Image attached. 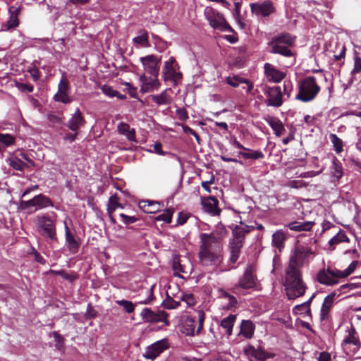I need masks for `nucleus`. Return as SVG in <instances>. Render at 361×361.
<instances>
[{
    "label": "nucleus",
    "mask_w": 361,
    "mask_h": 361,
    "mask_svg": "<svg viewBox=\"0 0 361 361\" xmlns=\"http://www.w3.org/2000/svg\"><path fill=\"white\" fill-rule=\"evenodd\" d=\"M291 89V82L290 81H285L283 84V93L285 95H287V97H290Z\"/></svg>",
    "instance_id": "62"
},
{
    "label": "nucleus",
    "mask_w": 361,
    "mask_h": 361,
    "mask_svg": "<svg viewBox=\"0 0 361 361\" xmlns=\"http://www.w3.org/2000/svg\"><path fill=\"white\" fill-rule=\"evenodd\" d=\"M179 298L186 304L187 307H192L195 304V300L192 294L181 293Z\"/></svg>",
    "instance_id": "48"
},
{
    "label": "nucleus",
    "mask_w": 361,
    "mask_h": 361,
    "mask_svg": "<svg viewBox=\"0 0 361 361\" xmlns=\"http://www.w3.org/2000/svg\"><path fill=\"white\" fill-rule=\"evenodd\" d=\"M147 298L143 300L139 301L137 303L142 305H146L149 303L153 300V293L152 288L147 289Z\"/></svg>",
    "instance_id": "59"
},
{
    "label": "nucleus",
    "mask_w": 361,
    "mask_h": 361,
    "mask_svg": "<svg viewBox=\"0 0 361 361\" xmlns=\"http://www.w3.org/2000/svg\"><path fill=\"white\" fill-rule=\"evenodd\" d=\"M35 224L40 235L51 240H56V226L47 215L37 216Z\"/></svg>",
    "instance_id": "7"
},
{
    "label": "nucleus",
    "mask_w": 361,
    "mask_h": 361,
    "mask_svg": "<svg viewBox=\"0 0 361 361\" xmlns=\"http://www.w3.org/2000/svg\"><path fill=\"white\" fill-rule=\"evenodd\" d=\"M302 279V271L287 267L285 271L283 286Z\"/></svg>",
    "instance_id": "26"
},
{
    "label": "nucleus",
    "mask_w": 361,
    "mask_h": 361,
    "mask_svg": "<svg viewBox=\"0 0 361 361\" xmlns=\"http://www.w3.org/2000/svg\"><path fill=\"white\" fill-rule=\"evenodd\" d=\"M102 90L104 94L110 97H114L116 95H118V92L110 86L104 85Z\"/></svg>",
    "instance_id": "54"
},
{
    "label": "nucleus",
    "mask_w": 361,
    "mask_h": 361,
    "mask_svg": "<svg viewBox=\"0 0 361 361\" xmlns=\"http://www.w3.org/2000/svg\"><path fill=\"white\" fill-rule=\"evenodd\" d=\"M236 316L235 314H230L229 316L224 318L221 321V327L224 329V333L228 336L232 334V329L235 321Z\"/></svg>",
    "instance_id": "33"
},
{
    "label": "nucleus",
    "mask_w": 361,
    "mask_h": 361,
    "mask_svg": "<svg viewBox=\"0 0 361 361\" xmlns=\"http://www.w3.org/2000/svg\"><path fill=\"white\" fill-rule=\"evenodd\" d=\"M178 118L182 121H185L188 118V113L184 109H178L176 111Z\"/></svg>",
    "instance_id": "60"
},
{
    "label": "nucleus",
    "mask_w": 361,
    "mask_h": 361,
    "mask_svg": "<svg viewBox=\"0 0 361 361\" xmlns=\"http://www.w3.org/2000/svg\"><path fill=\"white\" fill-rule=\"evenodd\" d=\"M170 89H166L160 94L150 95L152 100L157 105H169L172 102L171 97L169 94L168 92Z\"/></svg>",
    "instance_id": "30"
},
{
    "label": "nucleus",
    "mask_w": 361,
    "mask_h": 361,
    "mask_svg": "<svg viewBox=\"0 0 361 361\" xmlns=\"http://www.w3.org/2000/svg\"><path fill=\"white\" fill-rule=\"evenodd\" d=\"M15 137L10 134L0 133V150L13 145Z\"/></svg>",
    "instance_id": "39"
},
{
    "label": "nucleus",
    "mask_w": 361,
    "mask_h": 361,
    "mask_svg": "<svg viewBox=\"0 0 361 361\" xmlns=\"http://www.w3.org/2000/svg\"><path fill=\"white\" fill-rule=\"evenodd\" d=\"M268 123L274 131L276 136L282 135L286 131L282 122L276 118H270L268 120Z\"/></svg>",
    "instance_id": "36"
},
{
    "label": "nucleus",
    "mask_w": 361,
    "mask_h": 361,
    "mask_svg": "<svg viewBox=\"0 0 361 361\" xmlns=\"http://www.w3.org/2000/svg\"><path fill=\"white\" fill-rule=\"evenodd\" d=\"M169 348V340L164 338L148 345L143 353V356L146 359L153 360Z\"/></svg>",
    "instance_id": "10"
},
{
    "label": "nucleus",
    "mask_w": 361,
    "mask_h": 361,
    "mask_svg": "<svg viewBox=\"0 0 361 361\" xmlns=\"http://www.w3.org/2000/svg\"><path fill=\"white\" fill-rule=\"evenodd\" d=\"M21 11L20 6H11L8 8L9 18L5 25L6 30L16 28L19 25L18 16Z\"/></svg>",
    "instance_id": "24"
},
{
    "label": "nucleus",
    "mask_w": 361,
    "mask_h": 361,
    "mask_svg": "<svg viewBox=\"0 0 361 361\" xmlns=\"http://www.w3.org/2000/svg\"><path fill=\"white\" fill-rule=\"evenodd\" d=\"M204 15L209 25L214 29L221 31H232L231 26L226 23L224 16L213 8L207 6L204 9Z\"/></svg>",
    "instance_id": "9"
},
{
    "label": "nucleus",
    "mask_w": 361,
    "mask_h": 361,
    "mask_svg": "<svg viewBox=\"0 0 361 361\" xmlns=\"http://www.w3.org/2000/svg\"><path fill=\"white\" fill-rule=\"evenodd\" d=\"M295 42V36L288 32H281L274 36L268 42L269 51L285 57L293 56L294 54L290 47L294 44Z\"/></svg>",
    "instance_id": "1"
},
{
    "label": "nucleus",
    "mask_w": 361,
    "mask_h": 361,
    "mask_svg": "<svg viewBox=\"0 0 361 361\" xmlns=\"http://www.w3.org/2000/svg\"><path fill=\"white\" fill-rule=\"evenodd\" d=\"M340 270L333 267H327L320 269L316 275V281L320 284L332 286L338 284L339 279H341L339 276Z\"/></svg>",
    "instance_id": "8"
},
{
    "label": "nucleus",
    "mask_w": 361,
    "mask_h": 361,
    "mask_svg": "<svg viewBox=\"0 0 361 361\" xmlns=\"http://www.w3.org/2000/svg\"><path fill=\"white\" fill-rule=\"evenodd\" d=\"M335 296L336 294L332 293L325 297L321 308L320 317L322 320L327 318L329 311L334 305Z\"/></svg>",
    "instance_id": "27"
},
{
    "label": "nucleus",
    "mask_w": 361,
    "mask_h": 361,
    "mask_svg": "<svg viewBox=\"0 0 361 361\" xmlns=\"http://www.w3.org/2000/svg\"><path fill=\"white\" fill-rule=\"evenodd\" d=\"M264 73L267 80L273 82H280L286 75L283 72L269 63L264 64Z\"/></svg>",
    "instance_id": "23"
},
{
    "label": "nucleus",
    "mask_w": 361,
    "mask_h": 361,
    "mask_svg": "<svg viewBox=\"0 0 361 361\" xmlns=\"http://www.w3.org/2000/svg\"><path fill=\"white\" fill-rule=\"evenodd\" d=\"M119 198L116 195L109 197L107 211L108 213H113L116 208H123L122 204L118 202Z\"/></svg>",
    "instance_id": "41"
},
{
    "label": "nucleus",
    "mask_w": 361,
    "mask_h": 361,
    "mask_svg": "<svg viewBox=\"0 0 361 361\" xmlns=\"http://www.w3.org/2000/svg\"><path fill=\"white\" fill-rule=\"evenodd\" d=\"M173 210L169 209L157 217L158 221H164L166 223H171L172 219Z\"/></svg>",
    "instance_id": "50"
},
{
    "label": "nucleus",
    "mask_w": 361,
    "mask_h": 361,
    "mask_svg": "<svg viewBox=\"0 0 361 361\" xmlns=\"http://www.w3.org/2000/svg\"><path fill=\"white\" fill-rule=\"evenodd\" d=\"M144 70L154 77H157L159 71L160 59L154 55H148L140 58Z\"/></svg>",
    "instance_id": "16"
},
{
    "label": "nucleus",
    "mask_w": 361,
    "mask_h": 361,
    "mask_svg": "<svg viewBox=\"0 0 361 361\" xmlns=\"http://www.w3.org/2000/svg\"><path fill=\"white\" fill-rule=\"evenodd\" d=\"M318 361H330L331 360V355L327 352H322L319 353V355L317 358Z\"/></svg>",
    "instance_id": "63"
},
{
    "label": "nucleus",
    "mask_w": 361,
    "mask_h": 361,
    "mask_svg": "<svg viewBox=\"0 0 361 361\" xmlns=\"http://www.w3.org/2000/svg\"><path fill=\"white\" fill-rule=\"evenodd\" d=\"M182 128H183V130L185 133L193 135L195 137V139L197 140V141L198 142H200V137L198 136V135L195 133V131L193 129H192L191 128H190L188 126H182Z\"/></svg>",
    "instance_id": "58"
},
{
    "label": "nucleus",
    "mask_w": 361,
    "mask_h": 361,
    "mask_svg": "<svg viewBox=\"0 0 361 361\" xmlns=\"http://www.w3.org/2000/svg\"><path fill=\"white\" fill-rule=\"evenodd\" d=\"M199 259L204 266H212L218 264L221 260L220 251L200 250Z\"/></svg>",
    "instance_id": "19"
},
{
    "label": "nucleus",
    "mask_w": 361,
    "mask_h": 361,
    "mask_svg": "<svg viewBox=\"0 0 361 361\" xmlns=\"http://www.w3.org/2000/svg\"><path fill=\"white\" fill-rule=\"evenodd\" d=\"M265 94L267 96L266 103L268 106L279 107L283 104V92L281 87H267Z\"/></svg>",
    "instance_id": "17"
},
{
    "label": "nucleus",
    "mask_w": 361,
    "mask_h": 361,
    "mask_svg": "<svg viewBox=\"0 0 361 361\" xmlns=\"http://www.w3.org/2000/svg\"><path fill=\"white\" fill-rule=\"evenodd\" d=\"M330 140L333 144L335 151L340 153L343 151V141L336 134H331Z\"/></svg>",
    "instance_id": "44"
},
{
    "label": "nucleus",
    "mask_w": 361,
    "mask_h": 361,
    "mask_svg": "<svg viewBox=\"0 0 361 361\" xmlns=\"http://www.w3.org/2000/svg\"><path fill=\"white\" fill-rule=\"evenodd\" d=\"M221 299L224 300L225 307L227 309H230L234 307L237 303L236 298L227 293H224Z\"/></svg>",
    "instance_id": "46"
},
{
    "label": "nucleus",
    "mask_w": 361,
    "mask_h": 361,
    "mask_svg": "<svg viewBox=\"0 0 361 361\" xmlns=\"http://www.w3.org/2000/svg\"><path fill=\"white\" fill-rule=\"evenodd\" d=\"M140 92L142 93L151 92L159 88L160 82L157 77L148 78L145 74L140 76Z\"/></svg>",
    "instance_id": "22"
},
{
    "label": "nucleus",
    "mask_w": 361,
    "mask_h": 361,
    "mask_svg": "<svg viewBox=\"0 0 361 361\" xmlns=\"http://www.w3.org/2000/svg\"><path fill=\"white\" fill-rule=\"evenodd\" d=\"M173 269L176 273L186 272L185 268L182 266L180 261L178 258H174L173 261Z\"/></svg>",
    "instance_id": "55"
},
{
    "label": "nucleus",
    "mask_w": 361,
    "mask_h": 361,
    "mask_svg": "<svg viewBox=\"0 0 361 361\" xmlns=\"http://www.w3.org/2000/svg\"><path fill=\"white\" fill-rule=\"evenodd\" d=\"M17 86L18 89L21 91H27L28 92H32L34 90V87L32 85L20 83Z\"/></svg>",
    "instance_id": "61"
},
{
    "label": "nucleus",
    "mask_w": 361,
    "mask_h": 361,
    "mask_svg": "<svg viewBox=\"0 0 361 361\" xmlns=\"http://www.w3.org/2000/svg\"><path fill=\"white\" fill-rule=\"evenodd\" d=\"M314 225L312 221H293L288 225L290 230L300 232L309 231L312 229Z\"/></svg>",
    "instance_id": "32"
},
{
    "label": "nucleus",
    "mask_w": 361,
    "mask_h": 361,
    "mask_svg": "<svg viewBox=\"0 0 361 361\" xmlns=\"http://www.w3.org/2000/svg\"><path fill=\"white\" fill-rule=\"evenodd\" d=\"M204 320V313L202 310H199L197 317H192L186 316L181 325V331L188 336H193L196 333L198 334L202 329Z\"/></svg>",
    "instance_id": "4"
},
{
    "label": "nucleus",
    "mask_w": 361,
    "mask_h": 361,
    "mask_svg": "<svg viewBox=\"0 0 361 361\" xmlns=\"http://www.w3.org/2000/svg\"><path fill=\"white\" fill-rule=\"evenodd\" d=\"M134 44L140 47H146L148 46V37L146 31H141L140 35L133 39Z\"/></svg>",
    "instance_id": "43"
},
{
    "label": "nucleus",
    "mask_w": 361,
    "mask_h": 361,
    "mask_svg": "<svg viewBox=\"0 0 361 361\" xmlns=\"http://www.w3.org/2000/svg\"><path fill=\"white\" fill-rule=\"evenodd\" d=\"M249 353L259 361H263L266 358L264 353L261 349H255L253 347H250Z\"/></svg>",
    "instance_id": "51"
},
{
    "label": "nucleus",
    "mask_w": 361,
    "mask_h": 361,
    "mask_svg": "<svg viewBox=\"0 0 361 361\" xmlns=\"http://www.w3.org/2000/svg\"><path fill=\"white\" fill-rule=\"evenodd\" d=\"M120 216L122 219V221L125 224H133L135 223V221H137V219L134 216H128L125 214H120Z\"/></svg>",
    "instance_id": "57"
},
{
    "label": "nucleus",
    "mask_w": 361,
    "mask_h": 361,
    "mask_svg": "<svg viewBox=\"0 0 361 361\" xmlns=\"http://www.w3.org/2000/svg\"><path fill=\"white\" fill-rule=\"evenodd\" d=\"M70 90L69 82L65 72L62 73L61 78L58 85V91L68 92Z\"/></svg>",
    "instance_id": "49"
},
{
    "label": "nucleus",
    "mask_w": 361,
    "mask_h": 361,
    "mask_svg": "<svg viewBox=\"0 0 361 361\" xmlns=\"http://www.w3.org/2000/svg\"><path fill=\"white\" fill-rule=\"evenodd\" d=\"M287 240V235L282 230H278L272 235V245L279 252L284 248L285 241Z\"/></svg>",
    "instance_id": "28"
},
{
    "label": "nucleus",
    "mask_w": 361,
    "mask_h": 361,
    "mask_svg": "<svg viewBox=\"0 0 361 361\" xmlns=\"http://www.w3.org/2000/svg\"><path fill=\"white\" fill-rule=\"evenodd\" d=\"M68 92L58 91L54 96V99L56 102H61L63 104H68L71 102V97L68 96Z\"/></svg>",
    "instance_id": "45"
},
{
    "label": "nucleus",
    "mask_w": 361,
    "mask_h": 361,
    "mask_svg": "<svg viewBox=\"0 0 361 361\" xmlns=\"http://www.w3.org/2000/svg\"><path fill=\"white\" fill-rule=\"evenodd\" d=\"M164 305L166 309H176L180 305V301L175 300L173 298L169 297L166 300H164Z\"/></svg>",
    "instance_id": "52"
},
{
    "label": "nucleus",
    "mask_w": 361,
    "mask_h": 361,
    "mask_svg": "<svg viewBox=\"0 0 361 361\" xmlns=\"http://www.w3.org/2000/svg\"><path fill=\"white\" fill-rule=\"evenodd\" d=\"M286 295L289 300H294L305 295L307 286L303 279L285 286Z\"/></svg>",
    "instance_id": "15"
},
{
    "label": "nucleus",
    "mask_w": 361,
    "mask_h": 361,
    "mask_svg": "<svg viewBox=\"0 0 361 361\" xmlns=\"http://www.w3.org/2000/svg\"><path fill=\"white\" fill-rule=\"evenodd\" d=\"M66 245L69 252L72 255L76 254L80 248V243L71 233L66 221H64Z\"/></svg>",
    "instance_id": "21"
},
{
    "label": "nucleus",
    "mask_w": 361,
    "mask_h": 361,
    "mask_svg": "<svg viewBox=\"0 0 361 361\" xmlns=\"http://www.w3.org/2000/svg\"><path fill=\"white\" fill-rule=\"evenodd\" d=\"M144 204L142 206L144 211L147 213H155L159 209V204L157 202L146 200L142 202Z\"/></svg>",
    "instance_id": "42"
},
{
    "label": "nucleus",
    "mask_w": 361,
    "mask_h": 361,
    "mask_svg": "<svg viewBox=\"0 0 361 361\" xmlns=\"http://www.w3.org/2000/svg\"><path fill=\"white\" fill-rule=\"evenodd\" d=\"M312 254L313 252L310 247L300 245L295 247L290 256L287 267L301 270V268L309 262L308 258Z\"/></svg>",
    "instance_id": "5"
},
{
    "label": "nucleus",
    "mask_w": 361,
    "mask_h": 361,
    "mask_svg": "<svg viewBox=\"0 0 361 361\" xmlns=\"http://www.w3.org/2000/svg\"><path fill=\"white\" fill-rule=\"evenodd\" d=\"M85 123L84 118L78 108L72 114L71 118L67 122V127L73 132H76L80 127L83 126Z\"/></svg>",
    "instance_id": "25"
},
{
    "label": "nucleus",
    "mask_w": 361,
    "mask_h": 361,
    "mask_svg": "<svg viewBox=\"0 0 361 361\" xmlns=\"http://www.w3.org/2000/svg\"><path fill=\"white\" fill-rule=\"evenodd\" d=\"M49 207H54V204L50 198L43 194L37 195L27 201L21 200L19 204L20 209L26 210L30 213Z\"/></svg>",
    "instance_id": "6"
},
{
    "label": "nucleus",
    "mask_w": 361,
    "mask_h": 361,
    "mask_svg": "<svg viewBox=\"0 0 361 361\" xmlns=\"http://www.w3.org/2000/svg\"><path fill=\"white\" fill-rule=\"evenodd\" d=\"M255 325L250 320H243L240 326V334L246 338H250L254 333Z\"/></svg>",
    "instance_id": "35"
},
{
    "label": "nucleus",
    "mask_w": 361,
    "mask_h": 361,
    "mask_svg": "<svg viewBox=\"0 0 361 361\" xmlns=\"http://www.w3.org/2000/svg\"><path fill=\"white\" fill-rule=\"evenodd\" d=\"M319 91L320 87L317 84L315 78L307 76L300 82L299 91L295 98L303 102H308L313 100Z\"/></svg>",
    "instance_id": "3"
},
{
    "label": "nucleus",
    "mask_w": 361,
    "mask_h": 361,
    "mask_svg": "<svg viewBox=\"0 0 361 361\" xmlns=\"http://www.w3.org/2000/svg\"><path fill=\"white\" fill-rule=\"evenodd\" d=\"M250 6L252 13L257 17L267 18L275 12L274 4L269 0L261 3H251Z\"/></svg>",
    "instance_id": "12"
},
{
    "label": "nucleus",
    "mask_w": 361,
    "mask_h": 361,
    "mask_svg": "<svg viewBox=\"0 0 361 361\" xmlns=\"http://www.w3.org/2000/svg\"><path fill=\"white\" fill-rule=\"evenodd\" d=\"M176 59L173 56L164 62L162 73L165 80L176 81L180 79L181 74L176 71Z\"/></svg>",
    "instance_id": "18"
},
{
    "label": "nucleus",
    "mask_w": 361,
    "mask_h": 361,
    "mask_svg": "<svg viewBox=\"0 0 361 361\" xmlns=\"http://www.w3.org/2000/svg\"><path fill=\"white\" fill-rule=\"evenodd\" d=\"M344 242L348 243L349 238L346 235L345 232L340 229L339 231L329 240V245L332 250H334L337 245Z\"/></svg>",
    "instance_id": "34"
},
{
    "label": "nucleus",
    "mask_w": 361,
    "mask_h": 361,
    "mask_svg": "<svg viewBox=\"0 0 361 361\" xmlns=\"http://www.w3.org/2000/svg\"><path fill=\"white\" fill-rule=\"evenodd\" d=\"M361 71V58L356 56L354 59V68L351 71V74L355 75Z\"/></svg>",
    "instance_id": "56"
},
{
    "label": "nucleus",
    "mask_w": 361,
    "mask_h": 361,
    "mask_svg": "<svg viewBox=\"0 0 361 361\" xmlns=\"http://www.w3.org/2000/svg\"><path fill=\"white\" fill-rule=\"evenodd\" d=\"M255 276L253 274V270L251 265H249L244 271L243 275L239 279L235 288H241L243 289H250L255 287Z\"/></svg>",
    "instance_id": "20"
},
{
    "label": "nucleus",
    "mask_w": 361,
    "mask_h": 361,
    "mask_svg": "<svg viewBox=\"0 0 361 361\" xmlns=\"http://www.w3.org/2000/svg\"><path fill=\"white\" fill-rule=\"evenodd\" d=\"M238 154L246 159H262L264 157V154L261 151H254L248 148L244 151L239 152Z\"/></svg>",
    "instance_id": "37"
},
{
    "label": "nucleus",
    "mask_w": 361,
    "mask_h": 361,
    "mask_svg": "<svg viewBox=\"0 0 361 361\" xmlns=\"http://www.w3.org/2000/svg\"><path fill=\"white\" fill-rule=\"evenodd\" d=\"M348 335L345 337L342 342V346L346 349L349 345L350 351L353 353H357L360 347L361 343L355 329L351 326L348 330Z\"/></svg>",
    "instance_id": "14"
},
{
    "label": "nucleus",
    "mask_w": 361,
    "mask_h": 361,
    "mask_svg": "<svg viewBox=\"0 0 361 361\" xmlns=\"http://www.w3.org/2000/svg\"><path fill=\"white\" fill-rule=\"evenodd\" d=\"M116 303L122 307L126 312L131 314L135 311L136 303H133L131 301L126 300H118L116 301Z\"/></svg>",
    "instance_id": "40"
},
{
    "label": "nucleus",
    "mask_w": 361,
    "mask_h": 361,
    "mask_svg": "<svg viewBox=\"0 0 361 361\" xmlns=\"http://www.w3.org/2000/svg\"><path fill=\"white\" fill-rule=\"evenodd\" d=\"M358 264V261H353L348 267L343 271L340 270L339 276L341 279L345 278L348 276H350L356 269L357 266Z\"/></svg>",
    "instance_id": "47"
},
{
    "label": "nucleus",
    "mask_w": 361,
    "mask_h": 361,
    "mask_svg": "<svg viewBox=\"0 0 361 361\" xmlns=\"http://www.w3.org/2000/svg\"><path fill=\"white\" fill-rule=\"evenodd\" d=\"M6 161V163L13 169L20 171L27 166L26 164L14 155H11Z\"/></svg>",
    "instance_id": "38"
},
{
    "label": "nucleus",
    "mask_w": 361,
    "mask_h": 361,
    "mask_svg": "<svg viewBox=\"0 0 361 361\" xmlns=\"http://www.w3.org/2000/svg\"><path fill=\"white\" fill-rule=\"evenodd\" d=\"M203 209L212 215L219 214V211L217 207L218 201L215 197H209L202 202Z\"/></svg>",
    "instance_id": "31"
},
{
    "label": "nucleus",
    "mask_w": 361,
    "mask_h": 361,
    "mask_svg": "<svg viewBox=\"0 0 361 361\" xmlns=\"http://www.w3.org/2000/svg\"><path fill=\"white\" fill-rule=\"evenodd\" d=\"M214 233L210 234L202 233L200 235V250L220 251L219 239Z\"/></svg>",
    "instance_id": "13"
},
{
    "label": "nucleus",
    "mask_w": 361,
    "mask_h": 361,
    "mask_svg": "<svg viewBox=\"0 0 361 361\" xmlns=\"http://www.w3.org/2000/svg\"><path fill=\"white\" fill-rule=\"evenodd\" d=\"M118 132L120 135H124L129 141L136 142L135 130L131 128L128 123L121 122L117 127Z\"/></svg>",
    "instance_id": "29"
},
{
    "label": "nucleus",
    "mask_w": 361,
    "mask_h": 361,
    "mask_svg": "<svg viewBox=\"0 0 361 361\" xmlns=\"http://www.w3.org/2000/svg\"><path fill=\"white\" fill-rule=\"evenodd\" d=\"M333 169H334V172H333L334 176L335 177H336L337 178H341L342 176L341 166L340 165L338 160L336 159L333 161Z\"/></svg>",
    "instance_id": "53"
},
{
    "label": "nucleus",
    "mask_w": 361,
    "mask_h": 361,
    "mask_svg": "<svg viewBox=\"0 0 361 361\" xmlns=\"http://www.w3.org/2000/svg\"><path fill=\"white\" fill-rule=\"evenodd\" d=\"M29 72L35 81H37L39 79V72L37 68L30 69Z\"/></svg>",
    "instance_id": "64"
},
{
    "label": "nucleus",
    "mask_w": 361,
    "mask_h": 361,
    "mask_svg": "<svg viewBox=\"0 0 361 361\" xmlns=\"http://www.w3.org/2000/svg\"><path fill=\"white\" fill-rule=\"evenodd\" d=\"M252 229H254L252 226H236L232 231L233 238L230 241V262L232 264L236 262L239 258L240 250L243 246L245 235L248 233Z\"/></svg>",
    "instance_id": "2"
},
{
    "label": "nucleus",
    "mask_w": 361,
    "mask_h": 361,
    "mask_svg": "<svg viewBox=\"0 0 361 361\" xmlns=\"http://www.w3.org/2000/svg\"><path fill=\"white\" fill-rule=\"evenodd\" d=\"M140 316L145 322H163L165 326H169L170 324V322L167 319L168 314L164 310H157L154 312L151 309L146 307L142 310Z\"/></svg>",
    "instance_id": "11"
}]
</instances>
